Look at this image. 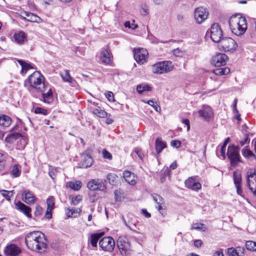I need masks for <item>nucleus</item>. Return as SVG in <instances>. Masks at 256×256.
Returning <instances> with one entry per match:
<instances>
[{
  "mask_svg": "<svg viewBox=\"0 0 256 256\" xmlns=\"http://www.w3.org/2000/svg\"><path fill=\"white\" fill-rule=\"evenodd\" d=\"M67 186L74 190H78L82 187V182L80 181L70 182L67 183Z\"/></svg>",
  "mask_w": 256,
  "mask_h": 256,
  "instance_id": "36",
  "label": "nucleus"
},
{
  "mask_svg": "<svg viewBox=\"0 0 256 256\" xmlns=\"http://www.w3.org/2000/svg\"><path fill=\"white\" fill-rule=\"evenodd\" d=\"M229 26L232 32L236 36L244 34L247 28L246 19L240 14L232 16L229 20Z\"/></svg>",
  "mask_w": 256,
  "mask_h": 256,
  "instance_id": "2",
  "label": "nucleus"
},
{
  "mask_svg": "<svg viewBox=\"0 0 256 256\" xmlns=\"http://www.w3.org/2000/svg\"><path fill=\"white\" fill-rule=\"evenodd\" d=\"M36 198L30 190H26L22 193V200L27 204H34L36 200Z\"/></svg>",
  "mask_w": 256,
  "mask_h": 256,
  "instance_id": "18",
  "label": "nucleus"
},
{
  "mask_svg": "<svg viewBox=\"0 0 256 256\" xmlns=\"http://www.w3.org/2000/svg\"><path fill=\"white\" fill-rule=\"evenodd\" d=\"M123 177L128 184L132 186L136 184L135 176L130 171L124 170L123 172Z\"/></svg>",
  "mask_w": 256,
  "mask_h": 256,
  "instance_id": "22",
  "label": "nucleus"
},
{
  "mask_svg": "<svg viewBox=\"0 0 256 256\" xmlns=\"http://www.w3.org/2000/svg\"><path fill=\"white\" fill-rule=\"evenodd\" d=\"M246 185L250 190L256 196V170L247 172Z\"/></svg>",
  "mask_w": 256,
  "mask_h": 256,
  "instance_id": "8",
  "label": "nucleus"
},
{
  "mask_svg": "<svg viewBox=\"0 0 256 256\" xmlns=\"http://www.w3.org/2000/svg\"><path fill=\"white\" fill-rule=\"evenodd\" d=\"M230 72V69L228 68H216L214 70L215 74L218 76H222L228 74Z\"/></svg>",
  "mask_w": 256,
  "mask_h": 256,
  "instance_id": "34",
  "label": "nucleus"
},
{
  "mask_svg": "<svg viewBox=\"0 0 256 256\" xmlns=\"http://www.w3.org/2000/svg\"><path fill=\"white\" fill-rule=\"evenodd\" d=\"M220 43V46L225 52H233L238 46L235 40L229 37L222 38Z\"/></svg>",
  "mask_w": 256,
  "mask_h": 256,
  "instance_id": "7",
  "label": "nucleus"
},
{
  "mask_svg": "<svg viewBox=\"0 0 256 256\" xmlns=\"http://www.w3.org/2000/svg\"><path fill=\"white\" fill-rule=\"evenodd\" d=\"M93 162L92 158L87 154L82 156V159L81 162L80 168H88L90 167Z\"/></svg>",
  "mask_w": 256,
  "mask_h": 256,
  "instance_id": "26",
  "label": "nucleus"
},
{
  "mask_svg": "<svg viewBox=\"0 0 256 256\" xmlns=\"http://www.w3.org/2000/svg\"><path fill=\"white\" fill-rule=\"evenodd\" d=\"M46 242L45 235L39 231L30 232L25 236V243L28 248L40 253L46 250L47 246Z\"/></svg>",
  "mask_w": 256,
  "mask_h": 256,
  "instance_id": "1",
  "label": "nucleus"
},
{
  "mask_svg": "<svg viewBox=\"0 0 256 256\" xmlns=\"http://www.w3.org/2000/svg\"><path fill=\"white\" fill-rule=\"evenodd\" d=\"M248 136H246L242 140H241L240 141V144L241 146H244L245 144H246L247 142H248Z\"/></svg>",
  "mask_w": 256,
  "mask_h": 256,
  "instance_id": "60",
  "label": "nucleus"
},
{
  "mask_svg": "<svg viewBox=\"0 0 256 256\" xmlns=\"http://www.w3.org/2000/svg\"><path fill=\"white\" fill-rule=\"evenodd\" d=\"M202 228H206L205 225L203 224H194L192 226V228L194 230H200Z\"/></svg>",
  "mask_w": 256,
  "mask_h": 256,
  "instance_id": "50",
  "label": "nucleus"
},
{
  "mask_svg": "<svg viewBox=\"0 0 256 256\" xmlns=\"http://www.w3.org/2000/svg\"><path fill=\"white\" fill-rule=\"evenodd\" d=\"M208 12L206 8L200 6L195 9L194 17L196 23L200 24L208 18Z\"/></svg>",
  "mask_w": 256,
  "mask_h": 256,
  "instance_id": "10",
  "label": "nucleus"
},
{
  "mask_svg": "<svg viewBox=\"0 0 256 256\" xmlns=\"http://www.w3.org/2000/svg\"><path fill=\"white\" fill-rule=\"evenodd\" d=\"M43 211V208L40 206L37 205L36 207V210L34 213V216L36 217H40L42 215Z\"/></svg>",
  "mask_w": 256,
  "mask_h": 256,
  "instance_id": "46",
  "label": "nucleus"
},
{
  "mask_svg": "<svg viewBox=\"0 0 256 256\" xmlns=\"http://www.w3.org/2000/svg\"><path fill=\"white\" fill-rule=\"evenodd\" d=\"M151 87L148 84H140L136 86V90L140 94H142L144 92L150 91Z\"/></svg>",
  "mask_w": 256,
  "mask_h": 256,
  "instance_id": "33",
  "label": "nucleus"
},
{
  "mask_svg": "<svg viewBox=\"0 0 256 256\" xmlns=\"http://www.w3.org/2000/svg\"><path fill=\"white\" fill-rule=\"evenodd\" d=\"M170 144L172 147L178 148L181 146V142L178 140H173L171 142Z\"/></svg>",
  "mask_w": 256,
  "mask_h": 256,
  "instance_id": "52",
  "label": "nucleus"
},
{
  "mask_svg": "<svg viewBox=\"0 0 256 256\" xmlns=\"http://www.w3.org/2000/svg\"><path fill=\"white\" fill-rule=\"evenodd\" d=\"M44 101L45 102L49 103L50 101L52 100V92L50 89H49L48 92L46 93H43L42 94Z\"/></svg>",
  "mask_w": 256,
  "mask_h": 256,
  "instance_id": "39",
  "label": "nucleus"
},
{
  "mask_svg": "<svg viewBox=\"0 0 256 256\" xmlns=\"http://www.w3.org/2000/svg\"><path fill=\"white\" fill-rule=\"evenodd\" d=\"M54 198L52 196H50L47 198L46 204L48 210H52L54 208Z\"/></svg>",
  "mask_w": 256,
  "mask_h": 256,
  "instance_id": "42",
  "label": "nucleus"
},
{
  "mask_svg": "<svg viewBox=\"0 0 256 256\" xmlns=\"http://www.w3.org/2000/svg\"><path fill=\"white\" fill-rule=\"evenodd\" d=\"M184 184L187 188L194 191H198L202 187L201 184L198 182H196L193 176L190 177L186 180Z\"/></svg>",
  "mask_w": 256,
  "mask_h": 256,
  "instance_id": "19",
  "label": "nucleus"
},
{
  "mask_svg": "<svg viewBox=\"0 0 256 256\" xmlns=\"http://www.w3.org/2000/svg\"><path fill=\"white\" fill-rule=\"evenodd\" d=\"M174 68L172 62L170 61H164L152 65V71L154 74H162L172 71Z\"/></svg>",
  "mask_w": 256,
  "mask_h": 256,
  "instance_id": "5",
  "label": "nucleus"
},
{
  "mask_svg": "<svg viewBox=\"0 0 256 256\" xmlns=\"http://www.w3.org/2000/svg\"><path fill=\"white\" fill-rule=\"evenodd\" d=\"M239 152L240 148L238 146L230 145L228 146L226 156L232 167L235 168L242 162Z\"/></svg>",
  "mask_w": 256,
  "mask_h": 256,
  "instance_id": "4",
  "label": "nucleus"
},
{
  "mask_svg": "<svg viewBox=\"0 0 256 256\" xmlns=\"http://www.w3.org/2000/svg\"><path fill=\"white\" fill-rule=\"evenodd\" d=\"M12 122L11 118L8 116H0V125L5 127L8 126Z\"/></svg>",
  "mask_w": 256,
  "mask_h": 256,
  "instance_id": "31",
  "label": "nucleus"
},
{
  "mask_svg": "<svg viewBox=\"0 0 256 256\" xmlns=\"http://www.w3.org/2000/svg\"><path fill=\"white\" fill-rule=\"evenodd\" d=\"M107 180L109 184L112 186H114L117 183V176L113 173H110L107 176Z\"/></svg>",
  "mask_w": 256,
  "mask_h": 256,
  "instance_id": "37",
  "label": "nucleus"
},
{
  "mask_svg": "<svg viewBox=\"0 0 256 256\" xmlns=\"http://www.w3.org/2000/svg\"><path fill=\"white\" fill-rule=\"evenodd\" d=\"M100 60L104 64H110L111 62L110 54L106 50H104L100 53Z\"/></svg>",
  "mask_w": 256,
  "mask_h": 256,
  "instance_id": "29",
  "label": "nucleus"
},
{
  "mask_svg": "<svg viewBox=\"0 0 256 256\" xmlns=\"http://www.w3.org/2000/svg\"><path fill=\"white\" fill-rule=\"evenodd\" d=\"M228 58V56L223 53H218L213 56L211 60L212 64L216 67L224 66Z\"/></svg>",
  "mask_w": 256,
  "mask_h": 256,
  "instance_id": "13",
  "label": "nucleus"
},
{
  "mask_svg": "<svg viewBox=\"0 0 256 256\" xmlns=\"http://www.w3.org/2000/svg\"><path fill=\"white\" fill-rule=\"evenodd\" d=\"M18 138H20L21 140L25 141V140L22 138V136L20 133L14 132L6 136V141L8 143L12 144L14 142L15 140Z\"/></svg>",
  "mask_w": 256,
  "mask_h": 256,
  "instance_id": "23",
  "label": "nucleus"
},
{
  "mask_svg": "<svg viewBox=\"0 0 256 256\" xmlns=\"http://www.w3.org/2000/svg\"><path fill=\"white\" fill-rule=\"evenodd\" d=\"M34 113L36 114H42L43 115L48 114V110L42 108H36L34 110Z\"/></svg>",
  "mask_w": 256,
  "mask_h": 256,
  "instance_id": "48",
  "label": "nucleus"
},
{
  "mask_svg": "<svg viewBox=\"0 0 256 256\" xmlns=\"http://www.w3.org/2000/svg\"><path fill=\"white\" fill-rule=\"evenodd\" d=\"M99 246L104 250L112 252L115 246V242L110 236L104 237L100 240Z\"/></svg>",
  "mask_w": 256,
  "mask_h": 256,
  "instance_id": "11",
  "label": "nucleus"
},
{
  "mask_svg": "<svg viewBox=\"0 0 256 256\" xmlns=\"http://www.w3.org/2000/svg\"><path fill=\"white\" fill-rule=\"evenodd\" d=\"M213 256H224L222 250H220L214 252L213 254Z\"/></svg>",
  "mask_w": 256,
  "mask_h": 256,
  "instance_id": "63",
  "label": "nucleus"
},
{
  "mask_svg": "<svg viewBox=\"0 0 256 256\" xmlns=\"http://www.w3.org/2000/svg\"><path fill=\"white\" fill-rule=\"evenodd\" d=\"M238 256H244V248L243 247L236 246V248Z\"/></svg>",
  "mask_w": 256,
  "mask_h": 256,
  "instance_id": "49",
  "label": "nucleus"
},
{
  "mask_svg": "<svg viewBox=\"0 0 256 256\" xmlns=\"http://www.w3.org/2000/svg\"><path fill=\"white\" fill-rule=\"evenodd\" d=\"M133 52L134 57L138 63L143 64L146 62L148 52L146 49L138 48L134 50Z\"/></svg>",
  "mask_w": 256,
  "mask_h": 256,
  "instance_id": "12",
  "label": "nucleus"
},
{
  "mask_svg": "<svg viewBox=\"0 0 256 256\" xmlns=\"http://www.w3.org/2000/svg\"><path fill=\"white\" fill-rule=\"evenodd\" d=\"M194 244L196 247L199 248L202 246V242L201 240H194Z\"/></svg>",
  "mask_w": 256,
  "mask_h": 256,
  "instance_id": "56",
  "label": "nucleus"
},
{
  "mask_svg": "<svg viewBox=\"0 0 256 256\" xmlns=\"http://www.w3.org/2000/svg\"><path fill=\"white\" fill-rule=\"evenodd\" d=\"M28 80L32 88L38 92H44L46 90V86L44 82V78L38 71H36L28 78Z\"/></svg>",
  "mask_w": 256,
  "mask_h": 256,
  "instance_id": "3",
  "label": "nucleus"
},
{
  "mask_svg": "<svg viewBox=\"0 0 256 256\" xmlns=\"http://www.w3.org/2000/svg\"><path fill=\"white\" fill-rule=\"evenodd\" d=\"M4 252L6 256H18L22 252V250L16 244H12L6 246Z\"/></svg>",
  "mask_w": 256,
  "mask_h": 256,
  "instance_id": "15",
  "label": "nucleus"
},
{
  "mask_svg": "<svg viewBox=\"0 0 256 256\" xmlns=\"http://www.w3.org/2000/svg\"><path fill=\"white\" fill-rule=\"evenodd\" d=\"M51 211L52 210H48V209L47 208V210L46 212V214H45V217L47 219H50L52 218V214Z\"/></svg>",
  "mask_w": 256,
  "mask_h": 256,
  "instance_id": "62",
  "label": "nucleus"
},
{
  "mask_svg": "<svg viewBox=\"0 0 256 256\" xmlns=\"http://www.w3.org/2000/svg\"><path fill=\"white\" fill-rule=\"evenodd\" d=\"M173 54L176 56H180L182 54V52L179 48H176L174 50Z\"/></svg>",
  "mask_w": 256,
  "mask_h": 256,
  "instance_id": "61",
  "label": "nucleus"
},
{
  "mask_svg": "<svg viewBox=\"0 0 256 256\" xmlns=\"http://www.w3.org/2000/svg\"><path fill=\"white\" fill-rule=\"evenodd\" d=\"M2 194L8 200H10V198L12 196V194L10 196L8 193L5 192H4V193H2Z\"/></svg>",
  "mask_w": 256,
  "mask_h": 256,
  "instance_id": "64",
  "label": "nucleus"
},
{
  "mask_svg": "<svg viewBox=\"0 0 256 256\" xmlns=\"http://www.w3.org/2000/svg\"><path fill=\"white\" fill-rule=\"evenodd\" d=\"M166 144L162 140L161 138H158L155 142L156 150L158 154H160L162 151L166 148Z\"/></svg>",
  "mask_w": 256,
  "mask_h": 256,
  "instance_id": "24",
  "label": "nucleus"
},
{
  "mask_svg": "<svg viewBox=\"0 0 256 256\" xmlns=\"http://www.w3.org/2000/svg\"><path fill=\"white\" fill-rule=\"evenodd\" d=\"M114 198L116 202L121 201L120 193L118 190L114 192Z\"/></svg>",
  "mask_w": 256,
  "mask_h": 256,
  "instance_id": "55",
  "label": "nucleus"
},
{
  "mask_svg": "<svg viewBox=\"0 0 256 256\" xmlns=\"http://www.w3.org/2000/svg\"><path fill=\"white\" fill-rule=\"evenodd\" d=\"M93 112L94 114L100 118H104L106 116L107 114V113L104 110H100L98 108L94 109L93 110Z\"/></svg>",
  "mask_w": 256,
  "mask_h": 256,
  "instance_id": "43",
  "label": "nucleus"
},
{
  "mask_svg": "<svg viewBox=\"0 0 256 256\" xmlns=\"http://www.w3.org/2000/svg\"><path fill=\"white\" fill-rule=\"evenodd\" d=\"M104 232H100L91 235L90 244L93 247L97 246L98 241L104 235Z\"/></svg>",
  "mask_w": 256,
  "mask_h": 256,
  "instance_id": "30",
  "label": "nucleus"
},
{
  "mask_svg": "<svg viewBox=\"0 0 256 256\" xmlns=\"http://www.w3.org/2000/svg\"><path fill=\"white\" fill-rule=\"evenodd\" d=\"M227 251L228 254L230 256H238L236 250L234 248H228Z\"/></svg>",
  "mask_w": 256,
  "mask_h": 256,
  "instance_id": "51",
  "label": "nucleus"
},
{
  "mask_svg": "<svg viewBox=\"0 0 256 256\" xmlns=\"http://www.w3.org/2000/svg\"><path fill=\"white\" fill-rule=\"evenodd\" d=\"M10 173L11 176L14 178L18 177L20 174V170L18 168V164H14L12 167V170Z\"/></svg>",
  "mask_w": 256,
  "mask_h": 256,
  "instance_id": "38",
  "label": "nucleus"
},
{
  "mask_svg": "<svg viewBox=\"0 0 256 256\" xmlns=\"http://www.w3.org/2000/svg\"><path fill=\"white\" fill-rule=\"evenodd\" d=\"M117 246L122 255L127 256L130 254V244L126 236L118 237L117 240Z\"/></svg>",
  "mask_w": 256,
  "mask_h": 256,
  "instance_id": "6",
  "label": "nucleus"
},
{
  "mask_svg": "<svg viewBox=\"0 0 256 256\" xmlns=\"http://www.w3.org/2000/svg\"><path fill=\"white\" fill-rule=\"evenodd\" d=\"M23 14L25 15L26 17L23 16H22V17L23 19L26 20L28 21L38 22V20H40L38 16L33 13L24 12Z\"/></svg>",
  "mask_w": 256,
  "mask_h": 256,
  "instance_id": "27",
  "label": "nucleus"
},
{
  "mask_svg": "<svg viewBox=\"0 0 256 256\" xmlns=\"http://www.w3.org/2000/svg\"><path fill=\"white\" fill-rule=\"evenodd\" d=\"M230 138L229 137L227 138L224 140V142L222 146L221 147L220 153H221V156H222L223 159H225L226 158V153H225L226 148L227 144L230 142Z\"/></svg>",
  "mask_w": 256,
  "mask_h": 256,
  "instance_id": "41",
  "label": "nucleus"
},
{
  "mask_svg": "<svg viewBox=\"0 0 256 256\" xmlns=\"http://www.w3.org/2000/svg\"><path fill=\"white\" fill-rule=\"evenodd\" d=\"M102 155L104 158H105L110 160L112 158V156L110 153L105 149L103 150H102Z\"/></svg>",
  "mask_w": 256,
  "mask_h": 256,
  "instance_id": "53",
  "label": "nucleus"
},
{
  "mask_svg": "<svg viewBox=\"0 0 256 256\" xmlns=\"http://www.w3.org/2000/svg\"><path fill=\"white\" fill-rule=\"evenodd\" d=\"M60 76L64 82H68L72 86H74L75 80L70 76L69 70H64L63 72L60 73Z\"/></svg>",
  "mask_w": 256,
  "mask_h": 256,
  "instance_id": "28",
  "label": "nucleus"
},
{
  "mask_svg": "<svg viewBox=\"0 0 256 256\" xmlns=\"http://www.w3.org/2000/svg\"><path fill=\"white\" fill-rule=\"evenodd\" d=\"M222 31L218 24L215 23L210 28V38L215 42H220L222 38Z\"/></svg>",
  "mask_w": 256,
  "mask_h": 256,
  "instance_id": "9",
  "label": "nucleus"
},
{
  "mask_svg": "<svg viewBox=\"0 0 256 256\" xmlns=\"http://www.w3.org/2000/svg\"><path fill=\"white\" fill-rule=\"evenodd\" d=\"M154 200L156 203V208L162 214V216L164 215V212L163 210L162 206L164 205V198L158 194H154L152 196Z\"/></svg>",
  "mask_w": 256,
  "mask_h": 256,
  "instance_id": "21",
  "label": "nucleus"
},
{
  "mask_svg": "<svg viewBox=\"0 0 256 256\" xmlns=\"http://www.w3.org/2000/svg\"><path fill=\"white\" fill-rule=\"evenodd\" d=\"M234 182L236 188V193L238 194L243 196L242 190L241 187L242 184V176L239 170H236L233 172Z\"/></svg>",
  "mask_w": 256,
  "mask_h": 256,
  "instance_id": "14",
  "label": "nucleus"
},
{
  "mask_svg": "<svg viewBox=\"0 0 256 256\" xmlns=\"http://www.w3.org/2000/svg\"><path fill=\"white\" fill-rule=\"evenodd\" d=\"M69 212H66V214L68 216L70 217V216H74V214L76 212V210L74 209H68Z\"/></svg>",
  "mask_w": 256,
  "mask_h": 256,
  "instance_id": "59",
  "label": "nucleus"
},
{
  "mask_svg": "<svg viewBox=\"0 0 256 256\" xmlns=\"http://www.w3.org/2000/svg\"><path fill=\"white\" fill-rule=\"evenodd\" d=\"M106 96L110 102H114V96L113 93L112 92H108L106 94Z\"/></svg>",
  "mask_w": 256,
  "mask_h": 256,
  "instance_id": "54",
  "label": "nucleus"
},
{
  "mask_svg": "<svg viewBox=\"0 0 256 256\" xmlns=\"http://www.w3.org/2000/svg\"><path fill=\"white\" fill-rule=\"evenodd\" d=\"M142 214L146 218H149L151 216L150 214L148 212L146 209L144 208L142 210Z\"/></svg>",
  "mask_w": 256,
  "mask_h": 256,
  "instance_id": "57",
  "label": "nucleus"
},
{
  "mask_svg": "<svg viewBox=\"0 0 256 256\" xmlns=\"http://www.w3.org/2000/svg\"><path fill=\"white\" fill-rule=\"evenodd\" d=\"M14 38V40L19 44H23L26 41V34L22 31L16 33Z\"/></svg>",
  "mask_w": 256,
  "mask_h": 256,
  "instance_id": "25",
  "label": "nucleus"
},
{
  "mask_svg": "<svg viewBox=\"0 0 256 256\" xmlns=\"http://www.w3.org/2000/svg\"><path fill=\"white\" fill-rule=\"evenodd\" d=\"M16 208L23 212L28 218H32L31 208L28 206L21 202L20 201L18 202L16 204Z\"/></svg>",
  "mask_w": 256,
  "mask_h": 256,
  "instance_id": "20",
  "label": "nucleus"
},
{
  "mask_svg": "<svg viewBox=\"0 0 256 256\" xmlns=\"http://www.w3.org/2000/svg\"><path fill=\"white\" fill-rule=\"evenodd\" d=\"M18 62L22 66L21 73L22 74H26L28 70L32 68L30 64H28L22 60H18Z\"/></svg>",
  "mask_w": 256,
  "mask_h": 256,
  "instance_id": "32",
  "label": "nucleus"
},
{
  "mask_svg": "<svg viewBox=\"0 0 256 256\" xmlns=\"http://www.w3.org/2000/svg\"><path fill=\"white\" fill-rule=\"evenodd\" d=\"M255 242L252 240H248L246 242V247L248 250L254 251Z\"/></svg>",
  "mask_w": 256,
  "mask_h": 256,
  "instance_id": "45",
  "label": "nucleus"
},
{
  "mask_svg": "<svg viewBox=\"0 0 256 256\" xmlns=\"http://www.w3.org/2000/svg\"><path fill=\"white\" fill-rule=\"evenodd\" d=\"M148 104L151 106L155 110L156 112H160V106L156 103L154 102L152 100H149L147 102Z\"/></svg>",
  "mask_w": 256,
  "mask_h": 256,
  "instance_id": "44",
  "label": "nucleus"
},
{
  "mask_svg": "<svg viewBox=\"0 0 256 256\" xmlns=\"http://www.w3.org/2000/svg\"><path fill=\"white\" fill-rule=\"evenodd\" d=\"M87 186L90 190H104L105 188L104 186L102 185V182L100 179H93L89 181L87 184Z\"/></svg>",
  "mask_w": 256,
  "mask_h": 256,
  "instance_id": "17",
  "label": "nucleus"
},
{
  "mask_svg": "<svg viewBox=\"0 0 256 256\" xmlns=\"http://www.w3.org/2000/svg\"><path fill=\"white\" fill-rule=\"evenodd\" d=\"M71 200L72 203L74 205H77L82 200V196L80 195H78L76 196H73L71 198Z\"/></svg>",
  "mask_w": 256,
  "mask_h": 256,
  "instance_id": "47",
  "label": "nucleus"
},
{
  "mask_svg": "<svg viewBox=\"0 0 256 256\" xmlns=\"http://www.w3.org/2000/svg\"><path fill=\"white\" fill-rule=\"evenodd\" d=\"M242 156L247 158H254L256 159V156L250 149L244 148L242 151Z\"/></svg>",
  "mask_w": 256,
  "mask_h": 256,
  "instance_id": "35",
  "label": "nucleus"
},
{
  "mask_svg": "<svg viewBox=\"0 0 256 256\" xmlns=\"http://www.w3.org/2000/svg\"><path fill=\"white\" fill-rule=\"evenodd\" d=\"M199 116L208 122L213 116V111L212 108L208 106H204L198 112Z\"/></svg>",
  "mask_w": 256,
  "mask_h": 256,
  "instance_id": "16",
  "label": "nucleus"
},
{
  "mask_svg": "<svg viewBox=\"0 0 256 256\" xmlns=\"http://www.w3.org/2000/svg\"><path fill=\"white\" fill-rule=\"evenodd\" d=\"M182 122L184 123V124H185L186 126H187V131H188L190 130V120L188 119H187V118L184 119L182 120Z\"/></svg>",
  "mask_w": 256,
  "mask_h": 256,
  "instance_id": "58",
  "label": "nucleus"
},
{
  "mask_svg": "<svg viewBox=\"0 0 256 256\" xmlns=\"http://www.w3.org/2000/svg\"><path fill=\"white\" fill-rule=\"evenodd\" d=\"M6 154L0 152V172L4 169L6 164Z\"/></svg>",
  "mask_w": 256,
  "mask_h": 256,
  "instance_id": "40",
  "label": "nucleus"
}]
</instances>
